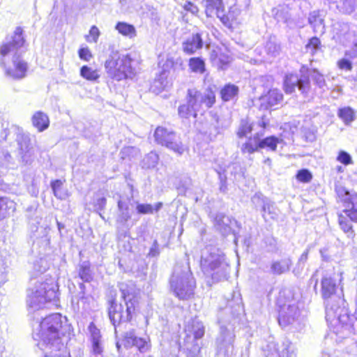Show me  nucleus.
<instances>
[{
	"instance_id": "nucleus-1",
	"label": "nucleus",
	"mask_w": 357,
	"mask_h": 357,
	"mask_svg": "<svg viewBox=\"0 0 357 357\" xmlns=\"http://www.w3.org/2000/svg\"><path fill=\"white\" fill-rule=\"evenodd\" d=\"M69 331L66 317L55 313L44 318L33 329V337L41 350H50L45 357H70L65 347Z\"/></svg>"
},
{
	"instance_id": "nucleus-2",
	"label": "nucleus",
	"mask_w": 357,
	"mask_h": 357,
	"mask_svg": "<svg viewBox=\"0 0 357 357\" xmlns=\"http://www.w3.org/2000/svg\"><path fill=\"white\" fill-rule=\"evenodd\" d=\"M22 33V29L17 27L14 35L0 46V66L5 69L6 75L15 79L25 77L28 68L27 63L19 59L25 43Z\"/></svg>"
},
{
	"instance_id": "nucleus-3",
	"label": "nucleus",
	"mask_w": 357,
	"mask_h": 357,
	"mask_svg": "<svg viewBox=\"0 0 357 357\" xmlns=\"http://www.w3.org/2000/svg\"><path fill=\"white\" fill-rule=\"evenodd\" d=\"M200 265L203 272L214 280H221L228 275L229 265L223 252L218 248H205L202 253Z\"/></svg>"
},
{
	"instance_id": "nucleus-4",
	"label": "nucleus",
	"mask_w": 357,
	"mask_h": 357,
	"mask_svg": "<svg viewBox=\"0 0 357 357\" xmlns=\"http://www.w3.org/2000/svg\"><path fill=\"white\" fill-rule=\"evenodd\" d=\"M174 295L181 300H188L194 295L196 282L188 264H176L170 279Z\"/></svg>"
},
{
	"instance_id": "nucleus-5",
	"label": "nucleus",
	"mask_w": 357,
	"mask_h": 357,
	"mask_svg": "<svg viewBox=\"0 0 357 357\" xmlns=\"http://www.w3.org/2000/svg\"><path fill=\"white\" fill-rule=\"evenodd\" d=\"M121 291L124 305L122 303L118 304L115 298L109 301L108 314L111 323L115 328L122 322L130 321L136 307V300L134 297L127 294L126 290L122 288H121Z\"/></svg>"
},
{
	"instance_id": "nucleus-6",
	"label": "nucleus",
	"mask_w": 357,
	"mask_h": 357,
	"mask_svg": "<svg viewBox=\"0 0 357 357\" xmlns=\"http://www.w3.org/2000/svg\"><path fill=\"white\" fill-rule=\"evenodd\" d=\"M132 59L128 54L112 52L106 60L105 67L108 75L117 81L132 78L135 69L131 66Z\"/></svg>"
},
{
	"instance_id": "nucleus-7",
	"label": "nucleus",
	"mask_w": 357,
	"mask_h": 357,
	"mask_svg": "<svg viewBox=\"0 0 357 357\" xmlns=\"http://www.w3.org/2000/svg\"><path fill=\"white\" fill-rule=\"evenodd\" d=\"M57 298L56 285L53 283L38 281L29 291L26 303L28 307L35 311L43 307L47 302L56 301Z\"/></svg>"
},
{
	"instance_id": "nucleus-8",
	"label": "nucleus",
	"mask_w": 357,
	"mask_h": 357,
	"mask_svg": "<svg viewBox=\"0 0 357 357\" xmlns=\"http://www.w3.org/2000/svg\"><path fill=\"white\" fill-rule=\"evenodd\" d=\"M154 137L158 144L165 146L178 155H183L187 149L180 137L172 130L158 127L155 131Z\"/></svg>"
},
{
	"instance_id": "nucleus-9",
	"label": "nucleus",
	"mask_w": 357,
	"mask_h": 357,
	"mask_svg": "<svg viewBox=\"0 0 357 357\" xmlns=\"http://www.w3.org/2000/svg\"><path fill=\"white\" fill-rule=\"evenodd\" d=\"M186 100L192 109L199 112L202 106L206 108H211L215 102V95L213 87L209 86L204 91H198L196 89H190L188 90Z\"/></svg>"
},
{
	"instance_id": "nucleus-10",
	"label": "nucleus",
	"mask_w": 357,
	"mask_h": 357,
	"mask_svg": "<svg viewBox=\"0 0 357 357\" xmlns=\"http://www.w3.org/2000/svg\"><path fill=\"white\" fill-rule=\"evenodd\" d=\"M301 306H303L301 303L295 301H291L282 305L279 311V324L282 327H286L297 323L299 324L304 316Z\"/></svg>"
},
{
	"instance_id": "nucleus-11",
	"label": "nucleus",
	"mask_w": 357,
	"mask_h": 357,
	"mask_svg": "<svg viewBox=\"0 0 357 357\" xmlns=\"http://www.w3.org/2000/svg\"><path fill=\"white\" fill-rule=\"evenodd\" d=\"M282 139L275 136L267 137L261 139L257 133L253 138H250L241 146L243 153L252 154L258 151L259 149H266L271 151H275L278 144L281 143Z\"/></svg>"
},
{
	"instance_id": "nucleus-12",
	"label": "nucleus",
	"mask_w": 357,
	"mask_h": 357,
	"mask_svg": "<svg viewBox=\"0 0 357 357\" xmlns=\"http://www.w3.org/2000/svg\"><path fill=\"white\" fill-rule=\"evenodd\" d=\"M266 357H296V348L289 340L281 343L270 342L264 350Z\"/></svg>"
},
{
	"instance_id": "nucleus-13",
	"label": "nucleus",
	"mask_w": 357,
	"mask_h": 357,
	"mask_svg": "<svg viewBox=\"0 0 357 357\" xmlns=\"http://www.w3.org/2000/svg\"><path fill=\"white\" fill-rule=\"evenodd\" d=\"M336 192L347 208L344 211L347 216L351 220L357 222V193L355 192H351L342 186L336 188Z\"/></svg>"
},
{
	"instance_id": "nucleus-14",
	"label": "nucleus",
	"mask_w": 357,
	"mask_h": 357,
	"mask_svg": "<svg viewBox=\"0 0 357 357\" xmlns=\"http://www.w3.org/2000/svg\"><path fill=\"white\" fill-rule=\"evenodd\" d=\"M235 335L233 330L220 326V335L216 340L217 350L225 356L229 355L233 350V342Z\"/></svg>"
},
{
	"instance_id": "nucleus-15",
	"label": "nucleus",
	"mask_w": 357,
	"mask_h": 357,
	"mask_svg": "<svg viewBox=\"0 0 357 357\" xmlns=\"http://www.w3.org/2000/svg\"><path fill=\"white\" fill-rule=\"evenodd\" d=\"M284 87L287 93H292L298 88L302 93L305 94L310 91V83L307 77L298 78L297 75L291 74L285 77Z\"/></svg>"
},
{
	"instance_id": "nucleus-16",
	"label": "nucleus",
	"mask_w": 357,
	"mask_h": 357,
	"mask_svg": "<svg viewBox=\"0 0 357 357\" xmlns=\"http://www.w3.org/2000/svg\"><path fill=\"white\" fill-rule=\"evenodd\" d=\"M202 32L192 33L182 42V50L186 54L191 55L203 47Z\"/></svg>"
},
{
	"instance_id": "nucleus-17",
	"label": "nucleus",
	"mask_w": 357,
	"mask_h": 357,
	"mask_svg": "<svg viewBox=\"0 0 357 357\" xmlns=\"http://www.w3.org/2000/svg\"><path fill=\"white\" fill-rule=\"evenodd\" d=\"M282 99L283 95L279 90L276 89H271L266 95L260 98V109L264 110L271 109L279 105Z\"/></svg>"
},
{
	"instance_id": "nucleus-18",
	"label": "nucleus",
	"mask_w": 357,
	"mask_h": 357,
	"mask_svg": "<svg viewBox=\"0 0 357 357\" xmlns=\"http://www.w3.org/2000/svg\"><path fill=\"white\" fill-rule=\"evenodd\" d=\"M324 12L313 10L308 16V23L313 29L314 33L323 35L325 33Z\"/></svg>"
},
{
	"instance_id": "nucleus-19",
	"label": "nucleus",
	"mask_w": 357,
	"mask_h": 357,
	"mask_svg": "<svg viewBox=\"0 0 357 357\" xmlns=\"http://www.w3.org/2000/svg\"><path fill=\"white\" fill-rule=\"evenodd\" d=\"M236 223L234 219L223 214H218L215 218V227L223 236L231 233L232 227Z\"/></svg>"
},
{
	"instance_id": "nucleus-20",
	"label": "nucleus",
	"mask_w": 357,
	"mask_h": 357,
	"mask_svg": "<svg viewBox=\"0 0 357 357\" xmlns=\"http://www.w3.org/2000/svg\"><path fill=\"white\" fill-rule=\"evenodd\" d=\"M125 344L127 347H136L141 353L149 349V344L144 338L138 337L132 331L127 332L125 335Z\"/></svg>"
},
{
	"instance_id": "nucleus-21",
	"label": "nucleus",
	"mask_w": 357,
	"mask_h": 357,
	"mask_svg": "<svg viewBox=\"0 0 357 357\" xmlns=\"http://www.w3.org/2000/svg\"><path fill=\"white\" fill-rule=\"evenodd\" d=\"M131 214L129 211V206L126 202L119 200L118 202V214L116 218V223L118 225V229L120 227H125L126 230H128V226L127 222L130 219Z\"/></svg>"
},
{
	"instance_id": "nucleus-22",
	"label": "nucleus",
	"mask_w": 357,
	"mask_h": 357,
	"mask_svg": "<svg viewBox=\"0 0 357 357\" xmlns=\"http://www.w3.org/2000/svg\"><path fill=\"white\" fill-rule=\"evenodd\" d=\"M185 331L189 333L187 335V338H190V335L194 336V340L201 339L205 333V327L200 320L197 318L191 319L187 324Z\"/></svg>"
},
{
	"instance_id": "nucleus-23",
	"label": "nucleus",
	"mask_w": 357,
	"mask_h": 357,
	"mask_svg": "<svg viewBox=\"0 0 357 357\" xmlns=\"http://www.w3.org/2000/svg\"><path fill=\"white\" fill-rule=\"evenodd\" d=\"M292 261L290 258H283L273 261L271 264L270 273L273 275H282L290 270Z\"/></svg>"
},
{
	"instance_id": "nucleus-24",
	"label": "nucleus",
	"mask_w": 357,
	"mask_h": 357,
	"mask_svg": "<svg viewBox=\"0 0 357 357\" xmlns=\"http://www.w3.org/2000/svg\"><path fill=\"white\" fill-rule=\"evenodd\" d=\"M76 273L83 282H90L93 280V273L89 261H80L76 267Z\"/></svg>"
},
{
	"instance_id": "nucleus-25",
	"label": "nucleus",
	"mask_w": 357,
	"mask_h": 357,
	"mask_svg": "<svg viewBox=\"0 0 357 357\" xmlns=\"http://www.w3.org/2000/svg\"><path fill=\"white\" fill-rule=\"evenodd\" d=\"M252 200L254 203L261 206V210L264 213L262 215L264 219H266V213L271 215V218H274L273 215H275V213L273 211V205L267 198L262 197L260 194H255Z\"/></svg>"
},
{
	"instance_id": "nucleus-26",
	"label": "nucleus",
	"mask_w": 357,
	"mask_h": 357,
	"mask_svg": "<svg viewBox=\"0 0 357 357\" xmlns=\"http://www.w3.org/2000/svg\"><path fill=\"white\" fill-rule=\"evenodd\" d=\"M32 123L39 132H43L49 127V117L42 112H37L32 116Z\"/></svg>"
},
{
	"instance_id": "nucleus-27",
	"label": "nucleus",
	"mask_w": 357,
	"mask_h": 357,
	"mask_svg": "<svg viewBox=\"0 0 357 357\" xmlns=\"http://www.w3.org/2000/svg\"><path fill=\"white\" fill-rule=\"evenodd\" d=\"M336 284L331 278H324L321 280V292L323 298L326 300L335 292Z\"/></svg>"
},
{
	"instance_id": "nucleus-28",
	"label": "nucleus",
	"mask_w": 357,
	"mask_h": 357,
	"mask_svg": "<svg viewBox=\"0 0 357 357\" xmlns=\"http://www.w3.org/2000/svg\"><path fill=\"white\" fill-rule=\"evenodd\" d=\"M51 188L54 195L59 199L63 200L69 197L68 190L63 187V183L60 179L51 182Z\"/></svg>"
},
{
	"instance_id": "nucleus-29",
	"label": "nucleus",
	"mask_w": 357,
	"mask_h": 357,
	"mask_svg": "<svg viewBox=\"0 0 357 357\" xmlns=\"http://www.w3.org/2000/svg\"><path fill=\"white\" fill-rule=\"evenodd\" d=\"M15 209V203L8 197H0V220L4 219L10 213Z\"/></svg>"
},
{
	"instance_id": "nucleus-30",
	"label": "nucleus",
	"mask_w": 357,
	"mask_h": 357,
	"mask_svg": "<svg viewBox=\"0 0 357 357\" xmlns=\"http://www.w3.org/2000/svg\"><path fill=\"white\" fill-rule=\"evenodd\" d=\"M238 93V86L234 84L225 85L220 91L221 98L223 101H229L237 96Z\"/></svg>"
},
{
	"instance_id": "nucleus-31",
	"label": "nucleus",
	"mask_w": 357,
	"mask_h": 357,
	"mask_svg": "<svg viewBox=\"0 0 357 357\" xmlns=\"http://www.w3.org/2000/svg\"><path fill=\"white\" fill-rule=\"evenodd\" d=\"M223 10L222 0H207L206 4V13L207 16L218 15Z\"/></svg>"
},
{
	"instance_id": "nucleus-32",
	"label": "nucleus",
	"mask_w": 357,
	"mask_h": 357,
	"mask_svg": "<svg viewBox=\"0 0 357 357\" xmlns=\"http://www.w3.org/2000/svg\"><path fill=\"white\" fill-rule=\"evenodd\" d=\"M357 7V0H337V8L343 13L351 14Z\"/></svg>"
},
{
	"instance_id": "nucleus-33",
	"label": "nucleus",
	"mask_w": 357,
	"mask_h": 357,
	"mask_svg": "<svg viewBox=\"0 0 357 357\" xmlns=\"http://www.w3.org/2000/svg\"><path fill=\"white\" fill-rule=\"evenodd\" d=\"M273 12L278 22H287L291 19L290 8L287 5L279 6Z\"/></svg>"
},
{
	"instance_id": "nucleus-34",
	"label": "nucleus",
	"mask_w": 357,
	"mask_h": 357,
	"mask_svg": "<svg viewBox=\"0 0 357 357\" xmlns=\"http://www.w3.org/2000/svg\"><path fill=\"white\" fill-rule=\"evenodd\" d=\"M115 28L119 33L130 38H132L136 36V29L132 24L119 22L116 24Z\"/></svg>"
},
{
	"instance_id": "nucleus-35",
	"label": "nucleus",
	"mask_w": 357,
	"mask_h": 357,
	"mask_svg": "<svg viewBox=\"0 0 357 357\" xmlns=\"http://www.w3.org/2000/svg\"><path fill=\"white\" fill-rule=\"evenodd\" d=\"M162 206V202H157L155 205L149 204H137L136 211L139 214H153L154 211L157 212Z\"/></svg>"
},
{
	"instance_id": "nucleus-36",
	"label": "nucleus",
	"mask_w": 357,
	"mask_h": 357,
	"mask_svg": "<svg viewBox=\"0 0 357 357\" xmlns=\"http://www.w3.org/2000/svg\"><path fill=\"white\" fill-rule=\"evenodd\" d=\"M188 66L190 70L195 73L202 74L206 70L204 61L200 57L190 58Z\"/></svg>"
},
{
	"instance_id": "nucleus-37",
	"label": "nucleus",
	"mask_w": 357,
	"mask_h": 357,
	"mask_svg": "<svg viewBox=\"0 0 357 357\" xmlns=\"http://www.w3.org/2000/svg\"><path fill=\"white\" fill-rule=\"evenodd\" d=\"M168 85L167 74V72L163 70L159 76L155 78L151 89L154 92L158 93L162 90H164Z\"/></svg>"
},
{
	"instance_id": "nucleus-38",
	"label": "nucleus",
	"mask_w": 357,
	"mask_h": 357,
	"mask_svg": "<svg viewBox=\"0 0 357 357\" xmlns=\"http://www.w3.org/2000/svg\"><path fill=\"white\" fill-rule=\"evenodd\" d=\"M266 52L271 56H276L280 54V45L277 43L275 38H270L265 46Z\"/></svg>"
},
{
	"instance_id": "nucleus-39",
	"label": "nucleus",
	"mask_w": 357,
	"mask_h": 357,
	"mask_svg": "<svg viewBox=\"0 0 357 357\" xmlns=\"http://www.w3.org/2000/svg\"><path fill=\"white\" fill-rule=\"evenodd\" d=\"M338 116L346 123L352 122L355 118V113L353 109L349 107H343L339 109Z\"/></svg>"
},
{
	"instance_id": "nucleus-40",
	"label": "nucleus",
	"mask_w": 357,
	"mask_h": 357,
	"mask_svg": "<svg viewBox=\"0 0 357 357\" xmlns=\"http://www.w3.org/2000/svg\"><path fill=\"white\" fill-rule=\"evenodd\" d=\"M321 48V41L317 37L311 38L308 43L305 45V50L307 52H309L312 55L315 54Z\"/></svg>"
},
{
	"instance_id": "nucleus-41",
	"label": "nucleus",
	"mask_w": 357,
	"mask_h": 357,
	"mask_svg": "<svg viewBox=\"0 0 357 357\" xmlns=\"http://www.w3.org/2000/svg\"><path fill=\"white\" fill-rule=\"evenodd\" d=\"M178 112L180 117L188 119L191 116L196 117L197 112L192 109L190 104L187 102L186 104H183L178 107Z\"/></svg>"
},
{
	"instance_id": "nucleus-42",
	"label": "nucleus",
	"mask_w": 357,
	"mask_h": 357,
	"mask_svg": "<svg viewBox=\"0 0 357 357\" xmlns=\"http://www.w3.org/2000/svg\"><path fill=\"white\" fill-rule=\"evenodd\" d=\"M80 75L90 81H95L99 77L98 72L87 66H84L81 68Z\"/></svg>"
},
{
	"instance_id": "nucleus-43",
	"label": "nucleus",
	"mask_w": 357,
	"mask_h": 357,
	"mask_svg": "<svg viewBox=\"0 0 357 357\" xmlns=\"http://www.w3.org/2000/svg\"><path fill=\"white\" fill-rule=\"evenodd\" d=\"M20 153L21 155L22 161L25 163L29 162L33 155L32 149L29 146L26 142L20 143Z\"/></svg>"
},
{
	"instance_id": "nucleus-44",
	"label": "nucleus",
	"mask_w": 357,
	"mask_h": 357,
	"mask_svg": "<svg viewBox=\"0 0 357 357\" xmlns=\"http://www.w3.org/2000/svg\"><path fill=\"white\" fill-rule=\"evenodd\" d=\"M158 155L155 152L148 153L142 160V166L145 168H153L155 167L158 162Z\"/></svg>"
},
{
	"instance_id": "nucleus-45",
	"label": "nucleus",
	"mask_w": 357,
	"mask_h": 357,
	"mask_svg": "<svg viewBox=\"0 0 357 357\" xmlns=\"http://www.w3.org/2000/svg\"><path fill=\"white\" fill-rule=\"evenodd\" d=\"M310 76L314 84L320 89H323L326 86V81L324 75L319 73L316 69H313L310 72Z\"/></svg>"
},
{
	"instance_id": "nucleus-46",
	"label": "nucleus",
	"mask_w": 357,
	"mask_h": 357,
	"mask_svg": "<svg viewBox=\"0 0 357 357\" xmlns=\"http://www.w3.org/2000/svg\"><path fill=\"white\" fill-rule=\"evenodd\" d=\"M338 221L340 226L344 232L348 234L349 236L353 234L352 227L350 221L348 220L346 217L343 216L342 215H340Z\"/></svg>"
},
{
	"instance_id": "nucleus-47",
	"label": "nucleus",
	"mask_w": 357,
	"mask_h": 357,
	"mask_svg": "<svg viewBox=\"0 0 357 357\" xmlns=\"http://www.w3.org/2000/svg\"><path fill=\"white\" fill-rule=\"evenodd\" d=\"M296 178L298 181L301 182L308 183L312 180V176L309 170L303 169L298 172L296 174Z\"/></svg>"
},
{
	"instance_id": "nucleus-48",
	"label": "nucleus",
	"mask_w": 357,
	"mask_h": 357,
	"mask_svg": "<svg viewBox=\"0 0 357 357\" xmlns=\"http://www.w3.org/2000/svg\"><path fill=\"white\" fill-rule=\"evenodd\" d=\"M252 131V127L247 122L242 121L241 126L238 131L239 137H245L248 133Z\"/></svg>"
},
{
	"instance_id": "nucleus-49",
	"label": "nucleus",
	"mask_w": 357,
	"mask_h": 357,
	"mask_svg": "<svg viewBox=\"0 0 357 357\" xmlns=\"http://www.w3.org/2000/svg\"><path fill=\"white\" fill-rule=\"evenodd\" d=\"M337 160L341 163L347 165L352 163L351 155L346 151H341L337 156Z\"/></svg>"
},
{
	"instance_id": "nucleus-50",
	"label": "nucleus",
	"mask_w": 357,
	"mask_h": 357,
	"mask_svg": "<svg viewBox=\"0 0 357 357\" xmlns=\"http://www.w3.org/2000/svg\"><path fill=\"white\" fill-rule=\"evenodd\" d=\"M337 66L340 69L346 71H351L352 69V63L347 59H342L337 61Z\"/></svg>"
},
{
	"instance_id": "nucleus-51",
	"label": "nucleus",
	"mask_w": 357,
	"mask_h": 357,
	"mask_svg": "<svg viewBox=\"0 0 357 357\" xmlns=\"http://www.w3.org/2000/svg\"><path fill=\"white\" fill-rule=\"evenodd\" d=\"M183 8L185 11L189 12L194 15H196L199 12L198 7L190 1H185L183 6Z\"/></svg>"
},
{
	"instance_id": "nucleus-52",
	"label": "nucleus",
	"mask_w": 357,
	"mask_h": 357,
	"mask_svg": "<svg viewBox=\"0 0 357 357\" xmlns=\"http://www.w3.org/2000/svg\"><path fill=\"white\" fill-rule=\"evenodd\" d=\"M106 202L107 200L105 197H97L94 201L95 210L97 211H102L105 207Z\"/></svg>"
},
{
	"instance_id": "nucleus-53",
	"label": "nucleus",
	"mask_w": 357,
	"mask_h": 357,
	"mask_svg": "<svg viewBox=\"0 0 357 357\" xmlns=\"http://www.w3.org/2000/svg\"><path fill=\"white\" fill-rule=\"evenodd\" d=\"M79 288L80 289L78 294L79 300L83 302H88L91 297L86 294L85 285L83 283H79Z\"/></svg>"
},
{
	"instance_id": "nucleus-54",
	"label": "nucleus",
	"mask_w": 357,
	"mask_h": 357,
	"mask_svg": "<svg viewBox=\"0 0 357 357\" xmlns=\"http://www.w3.org/2000/svg\"><path fill=\"white\" fill-rule=\"evenodd\" d=\"M160 255V249L159 244L156 240H154L149 252L148 253V256L150 257H155Z\"/></svg>"
},
{
	"instance_id": "nucleus-55",
	"label": "nucleus",
	"mask_w": 357,
	"mask_h": 357,
	"mask_svg": "<svg viewBox=\"0 0 357 357\" xmlns=\"http://www.w3.org/2000/svg\"><path fill=\"white\" fill-rule=\"evenodd\" d=\"M79 56L81 59L89 61L92 57V54L87 47H83L79 50Z\"/></svg>"
},
{
	"instance_id": "nucleus-56",
	"label": "nucleus",
	"mask_w": 357,
	"mask_h": 357,
	"mask_svg": "<svg viewBox=\"0 0 357 357\" xmlns=\"http://www.w3.org/2000/svg\"><path fill=\"white\" fill-rule=\"evenodd\" d=\"M89 329L91 333L92 342L100 340V331L97 329L93 324H90Z\"/></svg>"
},
{
	"instance_id": "nucleus-57",
	"label": "nucleus",
	"mask_w": 357,
	"mask_h": 357,
	"mask_svg": "<svg viewBox=\"0 0 357 357\" xmlns=\"http://www.w3.org/2000/svg\"><path fill=\"white\" fill-rule=\"evenodd\" d=\"M308 258V250H306L300 257L297 263V266L298 269H303L304 268V265L307 261Z\"/></svg>"
},
{
	"instance_id": "nucleus-58",
	"label": "nucleus",
	"mask_w": 357,
	"mask_h": 357,
	"mask_svg": "<svg viewBox=\"0 0 357 357\" xmlns=\"http://www.w3.org/2000/svg\"><path fill=\"white\" fill-rule=\"evenodd\" d=\"M89 35L92 38L93 42L96 43L100 36V31L96 26H92L90 31Z\"/></svg>"
},
{
	"instance_id": "nucleus-59",
	"label": "nucleus",
	"mask_w": 357,
	"mask_h": 357,
	"mask_svg": "<svg viewBox=\"0 0 357 357\" xmlns=\"http://www.w3.org/2000/svg\"><path fill=\"white\" fill-rule=\"evenodd\" d=\"M92 348H93V352L96 355L101 354L102 351V348L100 344V340L99 341H93L92 342Z\"/></svg>"
},
{
	"instance_id": "nucleus-60",
	"label": "nucleus",
	"mask_w": 357,
	"mask_h": 357,
	"mask_svg": "<svg viewBox=\"0 0 357 357\" xmlns=\"http://www.w3.org/2000/svg\"><path fill=\"white\" fill-rule=\"evenodd\" d=\"M199 351V348L197 345L194 344L191 349L189 351V354H188V357H197V354Z\"/></svg>"
},
{
	"instance_id": "nucleus-61",
	"label": "nucleus",
	"mask_w": 357,
	"mask_h": 357,
	"mask_svg": "<svg viewBox=\"0 0 357 357\" xmlns=\"http://www.w3.org/2000/svg\"><path fill=\"white\" fill-rule=\"evenodd\" d=\"M220 182H221V184H220V190L221 192H225L226 190H227L226 181H225V179H223L221 177L220 178Z\"/></svg>"
},
{
	"instance_id": "nucleus-62",
	"label": "nucleus",
	"mask_w": 357,
	"mask_h": 357,
	"mask_svg": "<svg viewBox=\"0 0 357 357\" xmlns=\"http://www.w3.org/2000/svg\"><path fill=\"white\" fill-rule=\"evenodd\" d=\"M128 186L129 187V188L130 190L131 197L132 198L133 197V192H134V186L130 183H128Z\"/></svg>"
},
{
	"instance_id": "nucleus-63",
	"label": "nucleus",
	"mask_w": 357,
	"mask_h": 357,
	"mask_svg": "<svg viewBox=\"0 0 357 357\" xmlns=\"http://www.w3.org/2000/svg\"><path fill=\"white\" fill-rule=\"evenodd\" d=\"M326 315L328 316L329 309H328V303L326 304Z\"/></svg>"
},
{
	"instance_id": "nucleus-64",
	"label": "nucleus",
	"mask_w": 357,
	"mask_h": 357,
	"mask_svg": "<svg viewBox=\"0 0 357 357\" xmlns=\"http://www.w3.org/2000/svg\"><path fill=\"white\" fill-rule=\"evenodd\" d=\"M264 162L270 164L271 163V159L270 158H267L266 160H265Z\"/></svg>"
}]
</instances>
